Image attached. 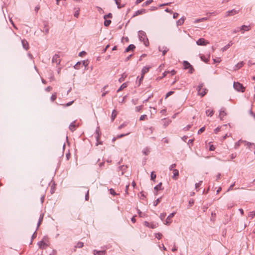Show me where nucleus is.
Listing matches in <instances>:
<instances>
[{
	"instance_id": "f257e3e1",
	"label": "nucleus",
	"mask_w": 255,
	"mask_h": 255,
	"mask_svg": "<svg viewBox=\"0 0 255 255\" xmlns=\"http://www.w3.org/2000/svg\"><path fill=\"white\" fill-rule=\"evenodd\" d=\"M138 36L139 39L141 41H143L144 45L146 46H147L149 45V42L148 40V38L146 35V33L145 32L142 30H140L138 32Z\"/></svg>"
},
{
	"instance_id": "f03ea898",
	"label": "nucleus",
	"mask_w": 255,
	"mask_h": 255,
	"mask_svg": "<svg viewBox=\"0 0 255 255\" xmlns=\"http://www.w3.org/2000/svg\"><path fill=\"white\" fill-rule=\"evenodd\" d=\"M233 86L234 89L238 92H244L245 90V87L243 86L242 84L238 82H234Z\"/></svg>"
},
{
	"instance_id": "7ed1b4c3",
	"label": "nucleus",
	"mask_w": 255,
	"mask_h": 255,
	"mask_svg": "<svg viewBox=\"0 0 255 255\" xmlns=\"http://www.w3.org/2000/svg\"><path fill=\"white\" fill-rule=\"evenodd\" d=\"M203 84L201 83L197 87V91L198 95L203 97L207 93V90L206 88L203 89Z\"/></svg>"
},
{
	"instance_id": "20e7f679",
	"label": "nucleus",
	"mask_w": 255,
	"mask_h": 255,
	"mask_svg": "<svg viewBox=\"0 0 255 255\" xmlns=\"http://www.w3.org/2000/svg\"><path fill=\"white\" fill-rule=\"evenodd\" d=\"M184 68L185 69H189V73L192 74L194 71L193 66L187 61H184L183 62Z\"/></svg>"
},
{
	"instance_id": "39448f33",
	"label": "nucleus",
	"mask_w": 255,
	"mask_h": 255,
	"mask_svg": "<svg viewBox=\"0 0 255 255\" xmlns=\"http://www.w3.org/2000/svg\"><path fill=\"white\" fill-rule=\"evenodd\" d=\"M52 63H55L56 65H59L60 63L61 59L60 56L58 54H55L52 60Z\"/></svg>"
},
{
	"instance_id": "423d86ee",
	"label": "nucleus",
	"mask_w": 255,
	"mask_h": 255,
	"mask_svg": "<svg viewBox=\"0 0 255 255\" xmlns=\"http://www.w3.org/2000/svg\"><path fill=\"white\" fill-rule=\"evenodd\" d=\"M196 43L198 45H206L207 44L209 43V42H208L206 40H205L204 38H199L197 41Z\"/></svg>"
},
{
	"instance_id": "0eeeda50",
	"label": "nucleus",
	"mask_w": 255,
	"mask_h": 255,
	"mask_svg": "<svg viewBox=\"0 0 255 255\" xmlns=\"http://www.w3.org/2000/svg\"><path fill=\"white\" fill-rule=\"evenodd\" d=\"M239 10H236L235 9H232L231 10H229L226 12V14L225 15L226 17H228L229 16H232L235 15L239 13Z\"/></svg>"
},
{
	"instance_id": "6e6552de",
	"label": "nucleus",
	"mask_w": 255,
	"mask_h": 255,
	"mask_svg": "<svg viewBox=\"0 0 255 255\" xmlns=\"http://www.w3.org/2000/svg\"><path fill=\"white\" fill-rule=\"evenodd\" d=\"M175 214V212L171 213L166 218V222L164 223L165 225H169L172 222V218H173Z\"/></svg>"
},
{
	"instance_id": "1a4fd4ad",
	"label": "nucleus",
	"mask_w": 255,
	"mask_h": 255,
	"mask_svg": "<svg viewBox=\"0 0 255 255\" xmlns=\"http://www.w3.org/2000/svg\"><path fill=\"white\" fill-rule=\"evenodd\" d=\"M226 115V113H225V109L224 108H221L220 111V114L219 116V118L221 120H223L224 117Z\"/></svg>"
},
{
	"instance_id": "9d476101",
	"label": "nucleus",
	"mask_w": 255,
	"mask_h": 255,
	"mask_svg": "<svg viewBox=\"0 0 255 255\" xmlns=\"http://www.w3.org/2000/svg\"><path fill=\"white\" fill-rule=\"evenodd\" d=\"M239 29H240L242 33H244L245 31H249L250 29V26L243 25L241 27H239Z\"/></svg>"
},
{
	"instance_id": "9b49d317",
	"label": "nucleus",
	"mask_w": 255,
	"mask_h": 255,
	"mask_svg": "<svg viewBox=\"0 0 255 255\" xmlns=\"http://www.w3.org/2000/svg\"><path fill=\"white\" fill-rule=\"evenodd\" d=\"M21 43L23 48L27 50L29 49V44L28 42L25 39H22Z\"/></svg>"
},
{
	"instance_id": "f8f14e48",
	"label": "nucleus",
	"mask_w": 255,
	"mask_h": 255,
	"mask_svg": "<svg viewBox=\"0 0 255 255\" xmlns=\"http://www.w3.org/2000/svg\"><path fill=\"white\" fill-rule=\"evenodd\" d=\"M93 253L94 255H105L106 252V251H98L94 250Z\"/></svg>"
},
{
	"instance_id": "ddd939ff",
	"label": "nucleus",
	"mask_w": 255,
	"mask_h": 255,
	"mask_svg": "<svg viewBox=\"0 0 255 255\" xmlns=\"http://www.w3.org/2000/svg\"><path fill=\"white\" fill-rule=\"evenodd\" d=\"M158 49L160 51L162 52L163 55H165L166 52L168 51V49L165 46H159Z\"/></svg>"
},
{
	"instance_id": "4468645a",
	"label": "nucleus",
	"mask_w": 255,
	"mask_h": 255,
	"mask_svg": "<svg viewBox=\"0 0 255 255\" xmlns=\"http://www.w3.org/2000/svg\"><path fill=\"white\" fill-rule=\"evenodd\" d=\"M43 31L45 33V34H47L49 33V27L48 26L47 22H44V27Z\"/></svg>"
},
{
	"instance_id": "2eb2a0df",
	"label": "nucleus",
	"mask_w": 255,
	"mask_h": 255,
	"mask_svg": "<svg viewBox=\"0 0 255 255\" xmlns=\"http://www.w3.org/2000/svg\"><path fill=\"white\" fill-rule=\"evenodd\" d=\"M135 48V46L132 44H130L125 50L126 52H128L130 51H133Z\"/></svg>"
},
{
	"instance_id": "dca6fc26",
	"label": "nucleus",
	"mask_w": 255,
	"mask_h": 255,
	"mask_svg": "<svg viewBox=\"0 0 255 255\" xmlns=\"http://www.w3.org/2000/svg\"><path fill=\"white\" fill-rule=\"evenodd\" d=\"M128 168V166L122 165L119 167V171H121V174L123 175Z\"/></svg>"
},
{
	"instance_id": "f3484780",
	"label": "nucleus",
	"mask_w": 255,
	"mask_h": 255,
	"mask_svg": "<svg viewBox=\"0 0 255 255\" xmlns=\"http://www.w3.org/2000/svg\"><path fill=\"white\" fill-rule=\"evenodd\" d=\"M173 175L172 178L174 180H176L179 176V171L177 169H173Z\"/></svg>"
},
{
	"instance_id": "a211bd4d",
	"label": "nucleus",
	"mask_w": 255,
	"mask_h": 255,
	"mask_svg": "<svg viewBox=\"0 0 255 255\" xmlns=\"http://www.w3.org/2000/svg\"><path fill=\"white\" fill-rule=\"evenodd\" d=\"M145 11H146V10L145 9H141L140 10H138L135 12V13L133 15V16H137L138 15L143 14V13H145Z\"/></svg>"
},
{
	"instance_id": "6ab92c4d",
	"label": "nucleus",
	"mask_w": 255,
	"mask_h": 255,
	"mask_svg": "<svg viewBox=\"0 0 255 255\" xmlns=\"http://www.w3.org/2000/svg\"><path fill=\"white\" fill-rule=\"evenodd\" d=\"M244 65V62L243 61H242L241 62L238 63L237 64H236L234 67L235 70H237L241 68Z\"/></svg>"
},
{
	"instance_id": "aec40b11",
	"label": "nucleus",
	"mask_w": 255,
	"mask_h": 255,
	"mask_svg": "<svg viewBox=\"0 0 255 255\" xmlns=\"http://www.w3.org/2000/svg\"><path fill=\"white\" fill-rule=\"evenodd\" d=\"M232 44H233L232 41H230L229 43L227 45H225L224 47H223L222 48V49H221L222 51L223 52L226 51L228 48H229V47L230 46H231L232 45Z\"/></svg>"
},
{
	"instance_id": "412c9836",
	"label": "nucleus",
	"mask_w": 255,
	"mask_h": 255,
	"mask_svg": "<svg viewBox=\"0 0 255 255\" xmlns=\"http://www.w3.org/2000/svg\"><path fill=\"white\" fill-rule=\"evenodd\" d=\"M185 19V18L184 17H182L180 19H179V20H177V21L176 22L177 25L178 26L182 25L184 23Z\"/></svg>"
},
{
	"instance_id": "4be33fe9",
	"label": "nucleus",
	"mask_w": 255,
	"mask_h": 255,
	"mask_svg": "<svg viewBox=\"0 0 255 255\" xmlns=\"http://www.w3.org/2000/svg\"><path fill=\"white\" fill-rule=\"evenodd\" d=\"M75 127H76L75 121H74L73 122L71 123L70 125H69V129L71 131H73L75 130Z\"/></svg>"
},
{
	"instance_id": "5701e85b",
	"label": "nucleus",
	"mask_w": 255,
	"mask_h": 255,
	"mask_svg": "<svg viewBox=\"0 0 255 255\" xmlns=\"http://www.w3.org/2000/svg\"><path fill=\"white\" fill-rule=\"evenodd\" d=\"M128 86V84L127 83H123L121 86V87L119 88V89L117 90V92H119L122 90H123V89H124L125 88H126V87H127Z\"/></svg>"
},
{
	"instance_id": "b1692460",
	"label": "nucleus",
	"mask_w": 255,
	"mask_h": 255,
	"mask_svg": "<svg viewBox=\"0 0 255 255\" xmlns=\"http://www.w3.org/2000/svg\"><path fill=\"white\" fill-rule=\"evenodd\" d=\"M149 67H144L142 68V71H141V75L144 76V74L145 73H146L149 71Z\"/></svg>"
},
{
	"instance_id": "393cba45",
	"label": "nucleus",
	"mask_w": 255,
	"mask_h": 255,
	"mask_svg": "<svg viewBox=\"0 0 255 255\" xmlns=\"http://www.w3.org/2000/svg\"><path fill=\"white\" fill-rule=\"evenodd\" d=\"M117 111L115 110H113L112 112V116H111V120L112 122H113L114 121V120L115 119V118L117 116Z\"/></svg>"
},
{
	"instance_id": "a878e982",
	"label": "nucleus",
	"mask_w": 255,
	"mask_h": 255,
	"mask_svg": "<svg viewBox=\"0 0 255 255\" xmlns=\"http://www.w3.org/2000/svg\"><path fill=\"white\" fill-rule=\"evenodd\" d=\"M206 114L208 116L212 117L214 114V111L213 110H207L206 111Z\"/></svg>"
},
{
	"instance_id": "bb28decb",
	"label": "nucleus",
	"mask_w": 255,
	"mask_h": 255,
	"mask_svg": "<svg viewBox=\"0 0 255 255\" xmlns=\"http://www.w3.org/2000/svg\"><path fill=\"white\" fill-rule=\"evenodd\" d=\"M244 142H246V141H244L241 139L239 140L238 142H236L235 145V148H238L240 146V144Z\"/></svg>"
},
{
	"instance_id": "cd10ccee",
	"label": "nucleus",
	"mask_w": 255,
	"mask_h": 255,
	"mask_svg": "<svg viewBox=\"0 0 255 255\" xmlns=\"http://www.w3.org/2000/svg\"><path fill=\"white\" fill-rule=\"evenodd\" d=\"M162 183H159L158 185L154 187V190L157 192L158 190H161Z\"/></svg>"
},
{
	"instance_id": "c85d7f7f",
	"label": "nucleus",
	"mask_w": 255,
	"mask_h": 255,
	"mask_svg": "<svg viewBox=\"0 0 255 255\" xmlns=\"http://www.w3.org/2000/svg\"><path fill=\"white\" fill-rule=\"evenodd\" d=\"M116 4L117 5L118 8H121L125 6V5H121L120 2L121 0H115Z\"/></svg>"
},
{
	"instance_id": "c756f323",
	"label": "nucleus",
	"mask_w": 255,
	"mask_h": 255,
	"mask_svg": "<svg viewBox=\"0 0 255 255\" xmlns=\"http://www.w3.org/2000/svg\"><path fill=\"white\" fill-rule=\"evenodd\" d=\"M142 152L144 154L147 155L150 152V149L149 148L146 147L143 149V150H142Z\"/></svg>"
},
{
	"instance_id": "7c9ffc66",
	"label": "nucleus",
	"mask_w": 255,
	"mask_h": 255,
	"mask_svg": "<svg viewBox=\"0 0 255 255\" xmlns=\"http://www.w3.org/2000/svg\"><path fill=\"white\" fill-rule=\"evenodd\" d=\"M81 65V61H79L78 62H77V63L74 66V68L75 69H79L80 68V65Z\"/></svg>"
},
{
	"instance_id": "2f4dec72",
	"label": "nucleus",
	"mask_w": 255,
	"mask_h": 255,
	"mask_svg": "<svg viewBox=\"0 0 255 255\" xmlns=\"http://www.w3.org/2000/svg\"><path fill=\"white\" fill-rule=\"evenodd\" d=\"M158 226V224L155 223H150V228L151 229H155L157 228Z\"/></svg>"
},
{
	"instance_id": "473e14b6",
	"label": "nucleus",
	"mask_w": 255,
	"mask_h": 255,
	"mask_svg": "<svg viewBox=\"0 0 255 255\" xmlns=\"http://www.w3.org/2000/svg\"><path fill=\"white\" fill-rule=\"evenodd\" d=\"M152 1H153V0H147L142 4V6H147L148 5L150 4Z\"/></svg>"
},
{
	"instance_id": "72a5a7b5",
	"label": "nucleus",
	"mask_w": 255,
	"mask_h": 255,
	"mask_svg": "<svg viewBox=\"0 0 255 255\" xmlns=\"http://www.w3.org/2000/svg\"><path fill=\"white\" fill-rule=\"evenodd\" d=\"M57 98V94H56V93H54L52 94V95H51V101L52 102H53L55 100V99H56Z\"/></svg>"
},
{
	"instance_id": "f704fd0d",
	"label": "nucleus",
	"mask_w": 255,
	"mask_h": 255,
	"mask_svg": "<svg viewBox=\"0 0 255 255\" xmlns=\"http://www.w3.org/2000/svg\"><path fill=\"white\" fill-rule=\"evenodd\" d=\"M43 215H41L40 216V218L39 219V221H38V223H37V229H38V228L39 227V226L41 224V222H42V221L43 220Z\"/></svg>"
},
{
	"instance_id": "c9c22d12",
	"label": "nucleus",
	"mask_w": 255,
	"mask_h": 255,
	"mask_svg": "<svg viewBox=\"0 0 255 255\" xmlns=\"http://www.w3.org/2000/svg\"><path fill=\"white\" fill-rule=\"evenodd\" d=\"M202 181H200L199 183L195 184V189L197 191H199V187L201 185Z\"/></svg>"
},
{
	"instance_id": "e433bc0d",
	"label": "nucleus",
	"mask_w": 255,
	"mask_h": 255,
	"mask_svg": "<svg viewBox=\"0 0 255 255\" xmlns=\"http://www.w3.org/2000/svg\"><path fill=\"white\" fill-rule=\"evenodd\" d=\"M84 244L82 242H78L77 245L75 246V248H81L83 247Z\"/></svg>"
},
{
	"instance_id": "4c0bfd02",
	"label": "nucleus",
	"mask_w": 255,
	"mask_h": 255,
	"mask_svg": "<svg viewBox=\"0 0 255 255\" xmlns=\"http://www.w3.org/2000/svg\"><path fill=\"white\" fill-rule=\"evenodd\" d=\"M127 77V75L124 73L122 75V77L119 79V81L120 82H122L124 81L125 79Z\"/></svg>"
},
{
	"instance_id": "58836bf2",
	"label": "nucleus",
	"mask_w": 255,
	"mask_h": 255,
	"mask_svg": "<svg viewBox=\"0 0 255 255\" xmlns=\"http://www.w3.org/2000/svg\"><path fill=\"white\" fill-rule=\"evenodd\" d=\"M111 23V20H107V19H106L105 21H104V25L105 26L107 27V26L110 25Z\"/></svg>"
},
{
	"instance_id": "ea45409f",
	"label": "nucleus",
	"mask_w": 255,
	"mask_h": 255,
	"mask_svg": "<svg viewBox=\"0 0 255 255\" xmlns=\"http://www.w3.org/2000/svg\"><path fill=\"white\" fill-rule=\"evenodd\" d=\"M161 197L158 198L156 200H155L153 203V205L154 206H156L161 201Z\"/></svg>"
},
{
	"instance_id": "a19ab883",
	"label": "nucleus",
	"mask_w": 255,
	"mask_h": 255,
	"mask_svg": "<svg viewBox=\"0 0 255 255\" xmlns=\"http://www.w3.org/2000/svg\"><path fill=\"white\" fill-rule=\"evenodd\" d=\"M150 177H151V180H153V181L155 180L156 175L154 173V171L151 172Z\"/></svg>"
},
{
	"instance_id": "79ce46f5",
	"label": "nucleus",
	"mask_w": 255,
	"mask_h": 255,
	"mask_svg": "<svg viewBox=\"0 0 255 255\" xmlns=\"http://www.w3.org/2000/svg\"><path fill=\"white\" fill-rule=\"evenodd\" d=\"M249 217L251 218V219H253L255 216V212H250L248 214Z\"/></svg>"
},
{
	"instance_id": "37998d69",
	"label": "nucleus",
	"mask_w": 255,
	"mask_h": 255,
	"mask_svg": "<svg viewBox=\"0 0 255 255\" xmlns=\"http://www.w3.org/2000/svg\"><path fill=\"white\" fill-rule=\"evenodd\" d=\"M81 62V64H82L84 66L86 67L88 65V60H83Z\"/></svg>"
},
{
	"instance_id": "c03bdc74",
	"label": "nucleus",
	"mask_w": 255,
	"mask_h": 255,
	"mask_svg": "<svg viewBox=\"0 0 255 255\" xmlns=\"http://www.w3.org/2000/svg\"><path fill=\"white\" fill-rule=\"evenodd\" d=\"M143 107V105L136 107H135V111L137 112H140L142 110Z\"/></svg>"
},
{
	"instance_id": "a18cd8bd",
	"label": "nucleus",
	"mask_w": 255,
	"mask_h": 255,
	"mask_svg": "<svg viewBox=\"0 0 255 255\" xmlns=\"http://www.w3.org/2000/svg\"><path fill=\"white\" fill-rule=\"evenodd\" d=\"M201 59L202 60L204 61L205 63H207L209 61V59L207 58H206L204 55L201 56Z\"/></svg>"
},
{
	"instance_id": "49530a36",
	"label": "nucleus",
	"mask_w": 255,
	"mask_h": 255,
	"mask_svg": "<svg viewBox=\"0 0 255 255\" xmlns=\"http://www.w3.org/2000/svg\"><path fill=\"white\" fill-rule=\"evenodd\" d=\"M194 199H190V200L189 201L188 206L189 207L192 206L194 204Z\"/></svg>"
},
{
	"instance_id": "de8ad7c7",
	"label": "nucleus",
	"mask_w": 255,
	"mask_h": 255,
	"mask_svg": "<svg viewBox=\"0 0 255 255\" xmlns=\"http://www.w3.org/2000/svg\"><path fill=\"white\" fill-rule=\"evenodd\" d=\"M79 11H80V8H78L76 10V11L75 12L74 14V16L76 17H78L79 15Z\"/></svg>"
},
{
	"instance_id": "09e8293b",
	"label": "nucleus",
	"mask_w": 255,
	"mask_h": 255,
	"mask_svg": "<svg viewBox=\"0 0 255 255\" xmlns=\"http://www.w3.org/2000/svg\"><path fill=\"white\" fill-rule=\"evenodd\" d=\"M166 216V213H162V214H160V215L159 216L160 219L162 221H163L164 219V218H165Z\"/></svg>"
},
{
	"instance_id": "8fccbe9b",
	"label": "nucleus",
	"mask_w": 255,
	"mask_h": 255,
	"mask_svg": "<svg viewBox=\"0 0 255 255\" xmlns=\"http://www.w3.org/2000/svg\"><path fill=\"white\" fill-rule=\"evenodd\" d=\"M39 246V248H41V249H43V248L42 247V245H45L46 244L43 241H40V242H39L38 243Z\"/></svg>"
},
{
	"instance_id": "3c124183",
	"label": "nucleus",
	"mask_w": 255,
	"mask_h": 255,
	"mask_svg": "<svg viewBox=\"0 0 255 255\" xmlns=\"http://www.w3.org/2000/svg\"><path fill=\"white\" fill-rule=\"evenodd\" d=\"M176 164L175 163L172 164L169 167V170L173 171V169H175L174 168L176 167Z\"/></svg>"
},
{
	"instance_id": "603ef678",
	"label": "nucleus",
	"mask_w": 255,
	"mask_h": 255,
	"mask_svg": "<svg viewBox=\"0 0 255 255\" xmlns=\"http://www.w3.org/2000/svg\"><path fill=\"white\" fill-rule=\"evenodd\" d=\"M112 14L111 13H109L107 15H104V18L105 19H107V18H112Z\"/></svg>"
},
{
	"instance_id": "864d4df0",
	"label": "nucleus",
	"mask_w": 255,
	"mask_h": 255,
	"mask_svg": "<svg viewBox=\"0 0 255 255\" xmlns=\"http://www.w3.org/2000/svg\"><path fill=\"white\" fill-rule=\"evenodd\" d=\"M110 194H111L113 196H116L117 195V193H116V192L113 188H111L110 189Z\"/></svg>"
},
{
	"instance_id": "5fc2aeb1",
	"label": "nucleus",
	"mask_w": 255,
	"mask_h": 255,
	"mask_svg": "<svg viewBox=\"0 0 255 255\" xmlns=\"http://www.w3.org/2000/svg\"><path fill=\"white\" fill-rule=\"evenodd\" d=\"M205 130V128L204 127H202L201 128L199 129V130L198 131V134H200L204 132Z\"/></svg>"
},
{
	"instance_id": "6e6d98bb",
	"label": "nucleus",
	"mask_w": 255,
	"mask_h": 255,
	"mask_svg": "<svg viewBox=\"0 0 255 255\" xmlns=\"http://www.w3.org/2000/svg\"><path fill=\"white\" fill-rule=\"evenodd\" d=\"M162 235L161 233H156L155 234V237L158 239H160L162 237Z\"/></svg>"
},
{
	"instance_id": "4d7b16f0",
	"label": "nucleus",
	"mask_w": 255,
	"mask_h": 255,
	"mask_svg": "<svg viewBox=\"0 0 255 255\" xmlns=\"http://www.w3.org/2000/svg\"><path fill=\"white\" fill-rule=\"evenodd\" d=\"M89 190L88 189L87 191V193L86 194V195H85V200L86 201H88L89 199Z\"/></svg>"
},
{
	"instance_id": "13d9d810",
	"label": "nucleus",
	"mask_w": 255,
	"mask_h": 255,
	"mask_svg": "<svg viewBox=\"0 0 255 255\" xmlns=\"http://www.w3.org/2000/svg\"><path fill=\"white\" fill-rule=\"evenodd\" d=\"M147 118V116L146 115H141L139 118L140 121H143Z\"/></svg>"
},
{
	"instance_id": "bf43d9fd",
	"label": "nucleus",
	"mask_w": 255,
	"mask_h": 255,
	"mask_svg": "<svg viewBox=\"0 0 255 255\" xmlns=\"http://www.w3.org/2000/svg\"><path fill=\"white\" fill-rule=\"evenodd\" d=\"M96 139H97V143H96V145H98V144H102V142L101 141H99V135H98V136L96 137Z\"/></svg>"
},
{
	"instance_id": "052dcab7",
	"label": "nucleus",
	"mask_w": 255,
	"mask_h": 255,
	"mask_svg": "<svg viewBox=\"0 0 255 255\" xmlns=\"http://www.w3.org/2000/svg\"><path fill=\"white\" fill-rule=\"evenodd\" d=\"M191 127H192V125H189L187 126H186L185 128H184V130L185 131L188 130L191 128Z\"/></svg>"
},
{
	"instance_id": "680f3d73",
	"label": "nucleus",
	"mask_w": 255,
	"mask_h": 255,
	"mask_svg": "<svg viewBox=\"0 0 255 255\" xmlns=\"http://www.w3.org/2000/svg\"><path fill=\"white\" fill-rule=\"evenodd\" d=\"M128 133H127V134H119V135H118L117 136V138H121V137H123L127 135H128Z\"/></svg>"
},
{
	"instance_id": "e2e57ef3",
	"label": "nucleus",
	"mask_w": 255,
	"mask_h": 255,
	"mask_svg": "<svg viewBox=\"0 0 255 255\" xmlns=\"http://www.w3.org/2000/svg\"><path fill=\"white\" fill-rule=\"evenodd\" d=\"M174 93V92L173 91H169L168 92L166 95V98H167V97H168L169 96H171L172 94H173Z\"/></svg>"
},
{
	"instance_id": "0e129e2a",
	"label": "nucleus",
	"mask_w": 255,
	"mask_h": 255,
	"mask_svg": "<svg viewBox=\"0 0 255 255\" xmlns=\"http://www.w3.org/2000/svg\"><path fill=\"white\" fill-rule=\"evenodd\" d=\"M49 255H57V251L55 250H53Z\"/></svg>"
},
{
	"instance_id": "69168bd1",
	"label": "nucleus",
	"mask_w": 255,
	"mask_h": 255,
	"mask_svg": "<svg viewBox=\"0 0 255 255\" xmlns=\"http://www.w3.org/2000/svg\"><path fill=\"white\" fill-rule=\"evenodd\" d=\"M137 212L138 214V215L140 217H143V214L139 210H137Z\"/></svg>"
},
{
	"instance_id": "338daca9",
	"label": "nucleus",
	"mask_w": 255,
	"mask_h": 255,
	"mask_svg": "<svg viewBox=\"0 0 255 255\" xmlns=\"http://www.w3.org/2000/svg\"><path fill=\"white\" fill-rule=\"evenodd\" d=\"M221 128L220 127H217L214 129V132L215 133H217L219 131H220Z\"/></svg>"
},
{
	"instance_id": "774afa93",
	"label": "nucleus",
	"mask_w": 255,
	"mask_h": 255,
	"mask_svg": "<svg viewBox=\"0 0 255 255\" xmlns=\"http://www.w3.org/2000/svg\"><path fill=\"white\" fill-rule=\"evenodd\" d=\"M52 88L51 86H48L45 88V91L47 92H49L52 90Z\"/></svg>"
}]
</instances>
